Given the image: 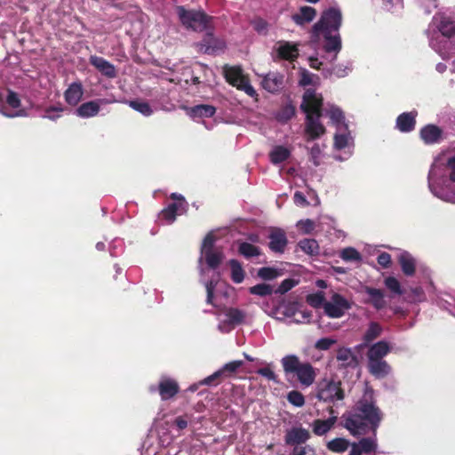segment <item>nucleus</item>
Segmentation results:
<instances>
[{
  "mask_svg": "<svg viewBox=\"0 0 455 455\" xmlns=\"http://www.w3.org/2000/svg\"><path fill=\"white\" fill-rule=\"evenodd\" d=\"M323 111L325 116L330 118L331 124L335 126L336 129L339 128V126L347 125L343 111L338 106L328 104Z\"/></svg>",
  "mask_w": 455,
  "mask_h": 455,
  "instance_id": "b1692460",
  "label": "nucleus"
},
{
  "mask_svg": "<svg viewBox=\"0 0 455 455\" xmlns=\"http://www.w3.org/2000/svg\"><path fill=\"white\" fill-rule=\"evenodd\" d=\"M83 96V87L79 83L71 84L65 92V100L68 104L76 106Z\"/></svg>",
  "mask_w": 455,
  "mask_h": 455,
  "instance_id": "72a5a7b5",
  "label": "nucleus"
},
{
  "mask_svg": "<svg viewBox=\"0 0 455 455\" xmlns=\"http://www.w3.org/2000/svg\"><path fill=\"white\" fill-rule=\"evenodd\" d=\"M287 400L290 403L296 407H302L305 403L304 395L297 390L289 392L287 395Z\"/></svg>",
  "mask_w": 455,
  "mask_h": 455,
  "instance_id": "09e8293b",
  "label": "nucleus"
},
{
  "mask_svg": "<svg viewBox=\"0 0 455 455\" xmlns=\"http://www.w3.org/2000/svg\"><path fill=\"white\" fill-rule=\"evenodd\" d=\"M337 360L345 367H356L357 357L351 348L340 347L337 352Z\"/></svg>",
  "mask_w": 455,
  "mask_h": 455,
  "instance_id": "7c9ffc66",
  "label": "nucleus"
},
{
  "mask_svg": "<svg viewBox=\"0 0 455 455\" xmlns=\"http://www.w3.org/2000/svg\"><path fill=\"white\" fill-rule=\"evenodd\" d=\"M238 251L243 257L249 259L260 254V250L251 243L243 242L239 244Z\"/></svg>",
  "mask_w": 455,
  "mask_h": 455,
  "instance_id": "79ce46f5",
  "label": "nucleus"
},
{
  "mask_svg": "<svg viewBox=\"0 0 455 455\" xmlns=\"http://www.w3.org/2000/svg\"><path fill=\"white\" fill-rule=\"evenodd\" d=\"M187 113L193 119L212 117L216 113V108L212 105H196L187 108Z\"/></svg>",
  "mask_w": 455,
  "mask_h": 455,
  "instance_id": "2f4dec72",
  "label": "nucleus"
},
{
  "mask_svg": "<svg viewBox=\"0 0 455 455\" xmlns=\"http://www.w3.org/2000/svg\"><path fill=\"white\" fill-rule=\"evenodd\" d=\"M323 98L314 89L304 92L301 109L306 114L305 133L307 140L318 139L325 132V127L320 122Z\"/></svg>",
  "mask_w": 455,
  "mask_h": 455,
  "instance_id": "20e7f679",
  "label": "nucleus"
},
{
  "mask_svg": "<svg viewBox=\"0 0 455 455\" xmlns=\"http://www.w3.org/2000/svg\"><path fill=\"white\" fill-rule=\"evenodd\" d=\"M382 332L383 327L379 323L374 321L370 322L363 335V346L371 344L373 340L380 337Z\"/></svg>",
  "mask_w": 455,
  "mask_h": 455,
  "instance_id": "c85d7f7f",
  "label": "nucleus"
},
{
  "mask_svg": "<svg viewBox=\"0 0 455 455\" xmlns=\"http://www.w3.org/2000/svg\"><path fill=\"white\" fill-rule=\"evenodd\" d=\"M310 437L309 432L303 427H292L285 436L288 444H300L306 443Z\"/></svg>",
  "mask_w": 455,
  "mask_h": 455,
  "instance_id": "a878e982",
  "label": "nucleus"
},
{
  "mask_svg": "<svg viewBox=\"0 0 455 455\" xmlns=\"http://www.w3.org/2000/svg\"><path fill=\"white\" fill-rule=\"evenodd\" d=\"M414 302H420L425 299L423 289L421 287H415L411 289Z\"/></svg>",
  "mask_w": 455,
  "mask_h": 455,
  "instance_id": "e2e57ef3",
  "label": "nucleus"
},
{
  "mask_svg": "<svg viewBox=\"0 0 455 455\" xmlns=\"http://www.w3.org/2000/svg\"><path fill=\"white\" fill-rule=\"evenodd\" d=\"M310 156L315 165H319V160L322 156V149L319 144H314L310 148Z\"/></svg>",
  "mask_w": 455,
  "mask_h": 455,
  "instance_id": "13d9d810",
  "label": "nucleus"
},
{
  "mask_svg": "<svg viewBox=\"0 0 455 455\" xmlns=\"http://www.w3.org/2000/svg\"><path fill=\"white\" fill-rule=\"evenodd\" d=\"M90 63L107 77L113 78L116 76L115 66L102 57L91 56Z\"/></svg>",
  "mask_w": 455,
  "mask_h": 455,
  "instance_id": "4be33fe9",
  "label": "nucleus"
},
{
  "mask_svg": "<svg viewBox=\"0 0 455 455\" xmlns=\"http://www.w3.org/2000/svg\"><path fill=\"white\" fill-rule=\"evenodd\" d=\"M224 75L227 81L235 86L238 90L244 92L248 96L258 100V93L253 86L250 84L248 77L243 74V69L238 66H226L224 68Z\"/></svg>",
  "mask_w": 455,
  "mask_h": 455,
  "instance_id": "1a4fd4ad",
  "label": "nucleus"
},
{
  "mask_svg": "<svg viewBox=\"0 0 455 455\" xmlns=\"http://www.w3.org/2000/svg\"><path fill=\"white\" fill-rule=\"evenodd\" d=\"M317 398L326 403H333L344 398L340 382L323 380L318 385Z\"/></svg>",
  "mask_w": 455,
  "mask_h": 455,
  "instance_id": "ddd939ff",
  "label": "nucleus"
},
{
  "mask_svg": "<svg viewBox=\"0 0 455 455\" xmlns=\"http://www.w3.org/2000/svg\"><path fill=\"white\" fill-rule=\"evenodd\" d=\"M100 111V103L97 100H92L83 103L78 107L75 113L82 118H89L95 116Z\"/></svg>",
  "mask_w": 455,
  "mask_h": 455,
  "instance_id": "473e14b6",
  "label": "nucleus"
},
{
  "mask_svg": "<svg viewBox=\"0 0 455 455\" xmlns=\"http://www.w3.org/2000/svg\"><path fill=\"white\" fill-rule=\"evenodd\" d=\"M339 257L347 262H360L362 260L360 252L353 247H347L340 251Z\"/></svg>",
  "mask_w": 455,
  "mask_h": 455,
  "instance_id": "a19ab883",
  "label": "nucleus"
},
{
  "mask_svg": "<svg viewBox=\"0 0 455 455\" xmlns=\"http://www.w3.org/2000/svg\"><path fill=\"white\" fill-rule=\"evenodd\" d=\"M214 243L215 239L212 233L208 234L203 241L201 256L198 260L201 275L204 274V268L202 267L204 259H205L206 264L213 269L218 267L224 259V254L221 251L214 250Z\"/></svg>",
  "mask_w": 455,
  "mask_h": 455,
  "instance_id": "6e6552de",
  "label": "nucleus"
},
{
  "mask_svg": "<svg viewBox=\"0 0 455 455\" xmlns=\"http://www.w3.org/2000/svg\"><path fill=\"white\" fill-rule=\"evenodd\" d=\"M430 46L443 58L449 57L446 47L449 42L443 37H451L455 35V21L443 13L434 16L432 23L427 30Z\"/></svg>",
  "mask_w": 455,
  "mask_h": 455,
  "instance_id": "39448f33",
  "label": "nucleus"
},
{
  "mask_svg": "<svg viewBox=\"0 0 455 455\" xmlns=\"http://www.w3.org/2000/svg\"><path fill=\"white\" fill-rule=\"evenodd\" d=\"M272 291V286L267 283H259L250 288V293L261 297L270 295Z\"/></svg>",
  "mask_w": 455,
  "mask_h": 455,
  "instance_id": "de8ad7c7",
  "label": "nucleus"
},
{
  "mask_svg": "<svg viewBox=\"0 0 455 455\" xmlns=\"http://www.w3.org/2000/svg\"><path fill=\"white\" fill-rule=\"evenodd\" d=\"M294 286V282L291 279H285L278 287V292L284 293L290 291Z\"/></svg>",
  "mask_w": 455,
  "mask_h": 455,
  "instance_id": "69168bd1",
  "label": "nucleus"
},
{
  "mask_svg": "<svg viewBox=\"0 0 455 455\" xmlns=\"http://www.w3.org/2000/svg\"><path fill=\"white\" fill-rule=\"evenodd\" d=\"M6 102L12 108H18L20 107V100L18 94L11 90L8 91Z\"/></svg>",
  "mask_w": 455,
  "mask_h": 455,
  "instance_id": "6e6d98bb",
  "label": "nucleus"
},
{
  "mask_svg": "<svg viewBox=\"0 0 455 455\" xmlns=\"http://www.w3.org/2000/svg\"><path fill=\"white\" fill-rule=\"evenodd\" d=\"M127 103L132 109L140 113L144 116H149L153 114V109L150 105L143 100H126Z\"/></svg>",
  "mask_w": 455,
  "mask_h": 455,
  "instance_id": "4c0bfd02",
  "label": "nucleus"
},
{
  "mask_svg": "<svg viewBox=\"0 0 455 455\" xmlns=\"http://www.w3.org/2000/svg\"><path fill=\"white\" fill-rule=\"evenodd\" d=\"M427 185L434 196L455 204V148L442 152L434 159Z\"/></svg>",
  "mask_w": 455,
  "mask_h": 455,
  "instance_id": "f03ea898",
  "label": "nucleus"
},
{
  "mask_svg": "<svg viewBox=\"0 0 455 455\" xmlns=\"http://www.w3.org/2000/svg\"><path fill=\"white\" fill-rule=\"evenodd\" d=\"M351 308V303L339 293H333L323 305L324 314L331 318H340Z\"/></svg>",
  "mask_w": 455,
  "mask_h": 455,
  "instance_id": "f8f14e48",
  "label": "nucleus"
},
{
  "mask_svg": "<svg viewBox=\"0 0 455 455\" xmlns=\"http://www.w3.org/2000/svg\"><path fill=\"white\" fill-rule=\"evenodd\" d=\"M63 111H64V108H62L61 106L48 107L45 108L43 117L55 121L56 119L60 117L61 113Z\"/></svg>",
  "mask_w": 455,
  "mask_h": 455,
  "instance_id": "8fccbe9b",
  "label": "nucleus"
},
{
  "mask_svg": "<svg viewBox=\"0 0 455 455\" xmlns=\"http://www.w3.org/2000/svg\"><path fill=\"white\" fill-rule=\"evenodd\" d=\"M276 52L280 58L287 60H293L299 55V50L296 44L290 42H280Z\"/></svg>",
  "mask_w": 455,
  "mask_h": 455,
  "instance_id": "c756f323",
  "label": "nucleus"
},
{
  "mask_svg": "<svg viewBox=\"0 0 455 455\" xmlns=\"http://www.w3.org/2000/svg\"><path fill=\"white\" fill-rule=\"evenodd\" d=\"M417 111L404 112L396 119V128L402 132H410L415 128Z\"/></svg>",
  "mask_w": 455,
  "mask_h": 455,
  "instance_id": "5701e85b",
  "label": "nucleus"
},
{
  "mask_svg": "<svg viewBox=\"0 0 455 455\" xmlns=\"http://www.w3.org/2000/svg\"><path fill=\"white\" fill-rule=\"evenodd\" d=\"M257 372L260 376L265 377L266 379H267L269 380H275V373L269 367L260 368V369H259L257 371Z\"/></svg>",
  "mask_w": 455,
  "mask_h": 455,
  "instance_id": "052dcab7",
  "label": "nucleus"
},
{
  "mask_svg": "<svg viewBox=\"0 0 455 455\" xmlns=\"http://www.w3.org/2000/svg\"><path fill=\"white\" fill-rule=\"evenodd\" d=\"M377 260L380 266L387 267L391 263V256L387 252H382L378 256Z\"/></svg>",
  "mask_w": 455,
  "mask_h": 455,
  "instance_id": "680f3d73",
  "label": "nucleus"
},
{
  "mask_svg": "<svg viewBox=\"0 0 455 455\" xmlns=\"http://www.w3.org/2000/svg\"><path fill=\"white\" fill-rule=\"evenodd\" d=\"M268 237L270 250L274 252L283 253L288 242L284 231L281 228H274Z\"/></svg>",
  "mask_w": 455,
  "mask_h": 455,
  "instance_id": "a211bd4d",
  "label": "nucleus"
},
{
  "mask_svg": "<svg viewBox=\"0 0 455 455\" xmlns=\"http://www.w3.org/2000/svg\"><path fill=\"white\" fill-rule=\"evenodd\" d=\"M307 302L310 306H312V307H314L315 308H319V307H323V305L326 302V300H325V297H324L323 292V291H318V292L307 295Z\"/></svg>",
  "mask_w": 455,
  "mask_h": 455,
  "instance_id": "a18cd8bd",
  "label": "nucleus"
},
{
  "mask_svg": "<svg viewBox=\"0 0 455 455\" xmlns=\"http://www.w3.org/2000/svg\"><path fill=\"white\" fill-rule=\"evenodd\" d=\"M261 85L270 93L278 92L284 85V76L278 72H270L263 76Z\"/></svg>",
  "mask_w": 455,
  "mask_h": 455,
  "instance_id": "2eb2a0df",
  "label": "nucleus"
},
{
  "mask_svg": "<svg viewBox=\"0 0 455 455\" xmlns=\"http://www.w3.org/2000/svg\"><path fill=\"white\" fill-rule=\"evenodd\" d=\"M223 40L214 37L212 34H207L200 44L201 51L207 54H216L225 48Z\"/></svg>",
  "mask_w": 455,
  "mask_h": 455,
  "instance_id": "6ab92c4d",
  "label": "nucleus"
},
{
  "mask_svg": "<svg viewBox=\"0 0 455 455\" xmlns=\"http://www.w3.org/2000/svg\"><path fill=\"white\" fill-rule=\"evenodd\" d=\"M177 15L182 23L188 28L195 31L207 30L212 20L203 12L188 11L183 6L177 7Z\"/></svg>",
  "mask_w": 455,
  "mask_h": 455,
  "instance_id": "0eeeda50",
  "label": "nucleus"
},
{
  "mask_svg": "<svg viewBox=\"0 0 455 455\" xmlns=\"http://www.w3.org/2000/svg\"><path fill=\"white\" fill-rule=\"evenodd\" d=\"M335 343H336V340L333 339L323 338L316 341L315 347L320 350H327Z\"/></svg>",
  "mask_w": 455,
  "mask_h": 455,
  "instance_id": "4d7b16f0",
  "label": "nucleus"
},
{
  "mask_svg": "<svg viewBox=\"0 0 455 455\" xmlns=\"http://www.w3.org/2000/svg\"><path fill=\"white\" fill-rule=\"evenodd\" d=\"M294 108L291 105H287L281 109V111L277 114L276 117L281 122H286L290 120L294 116Z\"/></svg>",
  "mask_w": 455,
  "mask_h": 455,
  "instance_id": "603ef678",
  "label": "nucleus"
},
{
  "mask_svg": "<svg viewBox=\"0 0 455 455\" xmlns=\"http://www.w3.org/2000/svg\"><path fill=\"white\" fill-rule=\"evenodd\" d=\"M350 70L351 67L349 65L346 66L344 68L339 66L334 68L333 72L337 76L342 77L347 76Z\"/></svg>",
  "mask_w": 455,
  "mask_h": 455,
  "instance_id": "774afa93",
  "label": "nucleus"
},
{
  "mask_svg": "<svg viewBox=\"0 0 455 455\" xmlns=\"http://www.w3.org/2000/svg\"><path fill=\"white\" fill-rule=\"evenodd\" d=\"M242 365V361L235 360L226 363L220 371H222V376H228L235 372Z\"/></svg>",
  "mask_w": 455,
  "mask_h": 455,
  "instance_id": "3c124183",
  "label": "nucleus"
},
{
  "mask_svg": "<svg viewBox=\"0 0 455 455\" xmlns=\"http://www.w3.org/2000/svg\"><path fill=\"white\" fill-rule=\"evenodd\" d=\"M222 376V371L218 370L212 375L208 376L204 379H203L200 384L201 385H212L216 379Z\"/></svg>",
  "mask_w": 455,
  "mask_h": 455,
  "instance_id": "0e129e2a",
  "label": "nucleus"
},
{
  "mask_svg": "<svg viewBox=\"0 0 455 455\" xmlns=\"http://www.w3.org/2000/svg\"><path fill=\"white\" fill-rule=\"evenodd\" d=\"M342 15L339 8L331 7L325 10L320 20L312 28V36L318 37L320 34L323 36L324 51L331 54L333 53L331 60H335L338 53L341 50V38L339 33L341 26Z\"/></svg>",
  "mask_w": 455,
  "mask_h": 455,
  "instance_id": "7ed1b4c3",
  "label": "nucleus"
},
{
  "mask_svg": "<svg viewBox=\"0 0 455 455\" xmlns=\"http://www.w3.org/2000/svg\"><path fill=\"white\" fill-rule=\"evenodd\" d=\"M280 275L277 268L264 267L258 270V276L263 280H273Z\"/></svg>",
  "mask_w": 455,
  "mask_h": 455,
  "instance_id": "49530a36",
  "label": "nucleus"
},
{
  "mask_svg": "<svg viewBox=\"0 0 455 455\" xmlns=\"http://www.w3.org/2000/svg\"><path fill=\"white\" fill-rule=\"evenodd\" d=\"M364 291L368 295L366 302L371 304L375 309L380 310L387 306L385 294L381 290L366 286Z\"/></svg>",
  "mask_w": 455,
  "mask_h": 455,
  "instance_id": "412c9836",
  "label": "nucleus"
},
{
  "mask_svg": "<svg viewBox=\"0 0 455 455\" xmlns=\"http://www.w3.org/2000/svg\"><path fill=\"white\" fill-rule=\"evenodd\" d=\"M225 319L220 321L218 328L221 332H229L235 326L243 323L246 313L241 309L229 307L224 311Z\"/></svg>",
  "mask_w": 455,
  "mask_h": 455,
  "instance_id": "4468645a",
  "label": "nucleus"
},
{
  "mask_svg": "<svg viewBox=\"0 0 455 455\" xmlns=\"http://www.w3.org/2000/svg\"><path fill=\"white\" fill-rule=\"evenodd\" d=\"M354 139L348 129V125L339 126L334 134V148L337 150H344V156L336 155L334 157L339 161L347 160L352 155Z\"/></svg>",
  "mask_w": 455,
  "mask_h": 455,
  "instance_id": "9d476101",
  "label": "nucleus"
},
{
  "mask_svg": "<svg viewBox=\"0 0 455 455\" xmlns=\"http://www.w3.org/2000/svg\"><path fill=\"white\" fill-rule=\"evenodd\" d=\"M287 379L296 378L302 387H310L315 379V371L309 363H303L295 355H287L281 360Z\"/></svg>",
  "mask_w": 455,
  "mask_h": 455,
  "instance_id": "423d86ee",
  "label": "nucleus"
},
{
  "mask_svg": "<svg viewBox=\"0 0 455 455\" xmlns=\"http://www.w3.org/2000/svg\"><path fill=\"white\" fill-rule=\"evenodd\" d=\"M229 266L231 268V278L234 283H240L244 279V271L236 259H231L229 261Z\"/></svg>",
  "mask_w": 455,
  "mask_h": 455,
  "instance_id": "58836bf2",
  "label": "nucleus"
},
{
  "mask_svg": "<svg viewBox=\"0 0 455 455\" xmlns=\"http://www.w3.org/2000/svg\"><path fill=\"white\" fill-rule=\"evenodd\" d=\"M316 16V11L311 6H302L297 13L291 16V20L299 26L311 22Z\"/></svg>",
  "mask_w": 455,
  "mask_h": 455,
  "instance_id": "bb28decb",
  "label": "nucleus"
},
{
  "mask_svg": "<svg viewBox=\"0 0 455 455\" xmlns=\"http://www.w3.org/2000/svg\"><path fill=\"white\" fill-rule=\"evenodd\" d=\"M385 286L395 295H402L403 291L400 282L393 276H388L384 280Z\"/></svg>",
  "mask_w": 455,
  "mask_h": 455,
  "instance_id": "c03bdc74",
  "label": "nucleus"
},
{
  "mask_svg": "<svg viewBox=\"0 0 455 455\" xmlns=\"http://www.w3.org/2000/svg\"><path fill=\"white\" fill-rule=\"evenodd\" d=\"M291 156V151L283 146H275L269 153V158L272 164H279L287 160Z\"/></svg>",
  "mask_w": 455,
  "mask_h": 455,
  "instance_id": "f704fd0d",
  "label": "nucleus"
},
{
  "mask_svg": "<svg viewBox=\"0 0 455 455\" xmlns=\"http://www.w3.org/2000/svg\"><path fill=\"white\" fill-rule=\"evenodd\" d=\"M443 131L436 125L427 124L420 130V138L426 144L438 143L442 139Z\"/></svg>",
  "mask_w": 455,
  "mask_h": 455,
  "instance_id": "393cba45",
  "label": "nucleus"
},
{
  "mask_svg": "<svg viewBox=\"0 0 455 455\" xmlns=\"http://www.w3.org/2000/svg\"><path fill=\"white\" fill-rule=\"evenodd\" d=\"M331 416L326 419H315L310 427H312V431L315 435L322 436L326 435L329 431H331L335 426L338 417L334 415L333 409L330 410Z\"/></svg>",
  "mask_w": 455,
  "mask_h": 455,
  "instance_id": "dca6fc26",
  "label": "nucleus"
},
{
  "mask_svg": "<svg viewBox=\"0 0 455 455\" xmlns=\"http://www.w3.org/2000/svg\"><path fill=\"white\" fill-rule=\"evenodd\" d=\"M319 77L310 73L306 68H300L299 84L301 86L315 85L317 84Z\"/></svg>",
  "mask_w": 455,
  "mask_h": 455,
  "instance_id": "37998d69",
  "label": "nucleus"
},
{
  "mask_svg": "<svg viewBox=\"0 0 455 455\" xmlns=\"http://www.w3.org/2000/svg\"><path fill=\"white\" fill-rule=\"evenodd\" d=\"M344 427L354 436L368 433L369 425L372 428V436L363 437L352 443L349 455H376L378 441L376 429L381 420L379 410L374 405L371 394H365L357 402L353 411L342 416Z\"/></svg>",
  "mask_w": 455,
  "mask_h": 455,
  "instance_id": "f257e3e1",
  "label": "nucleus"
},
{
  "mask_svg": "<svg viewBox=\"0 0 455 455\" xmlns=\"http://www.w3.org/2000/svg\"><path fill=\"white\" fill-rule=\"evenodd\" d=\"M294 203L297 204V205H307V199L306 197L304 196V195L299 192V191H297L295 192L294 194Z\"/></svg>",
  "mask_w": 455,
  "mask_h": 455,
  "instance_id": "338daca9",
  "label": "nucleus"
},
{
  "mask_svg": "<svg viewBox=\"0 0 455 455\" xmlns=\"http://www.w3.org/2000/svg\"><path fill=\"white\" fill-rule=\"evenodd\" d=\"M369 371L376 378H384L390 372V366L384 359L368 360Z\"/></svg>",
  "mask_w": 455,
  "mask_h": 455,
  "instance_id": "cd10ccee",
  "label": "nucleus"
},
{
  "mask_svg": "<svg viewBox=\"0 0 455 455\" xmlns=\"http://www.w3.org/2000/svg\"><path fill=\"white\" fill-rule=\"evenodd\" d=\"M391 351L389 343L386 340H379L371 345L367 351L368 360H380L384 359L386 355Z\"/></svg>",
  "mask_w": 455,
  "mask_h": 455,
  "instance_id": "aec40b11",
  "label": "nucleus"
},
{
  "mask_svg": "<svg viewBox=\"0 0 455 455\" xmlns=\"http://www.w3.org/2000/svg\"><path fill=\"white\" fill-rule=\"evenodd\" d=\"M157 390L162 400H168L173 397L180 390L178 382L168 377L160 379Z\"/></svg>",
  "mask_w": 455,
  "mask_h": 455,
  "instance_id": "f3484780",
  "label": "nucleus"
},
{
  "mask_svg": "<svg viewBox=\"0 0 455 455\" xmlns=\"http://www.w3.org/2000/svg\"><path fill=\"white\" fill-rule=\"evenodd\" d=\"M204 284H205V288H206V291H207L206 301L208 304H213V302H212L213 291L215 289L216 283L213 281H209V282H206Z\"/></svg>",
  "mask_w": 455,
  "mask_h": 455,
  "instance_id": "bf43d9fd",
  "label": "nucleus"
},
{
  "mask_svg": "<svg viewBox=\"0 0 455 455\" xmlns=\"http://www.w3.org/2000/svg\"><path fill=\"white\" fill-rule=\"evenodd\" d=\"M299 248L309 255H316L319 253V245L316 240L306 238L299 243Z\"/></svg>",
  "mask_w": 455,
  "mask_h": 455,
  "instance_id": "ea45409f",
  "label": "nucleus"
},
{
  "mask_svg": "<svg viewBox=\"0 0 455 455\" xmlns=\"http://www.w3.org/2000/svg\"><path fill=\"white\" fill-rule=\"evenodd\" d=\"M171 198L174 202L169 204L159 214V219L165 224H172L174 222L176 216L185 213L188 208V204L182 195L172 193L171 195Z\"/></svg>",
  "mask_w": 455,
  "mask_h": 455,
  "instance_id": "9b49d317",
  "label": "nucleus"
},
{
  "mask_svg": "<svg viewBox=\"0 0 455 455\" xmlns=\"http://www.w3.org/2000/svg\"><path fill=\"white\" fill-rule=\"evenodd\" d=\"M351 444L348 440L345 438H334L327 443V448L329 451L336 453H343L345 452L348 447H351Z\"/></svg>",
  "mask_w": 455,
  "mask_h": 455,
  "instance_id": "e433bc0d",
  "label": "nucleus"
},
{
  "mask_svg": "<svg viewBox=\"0 0 455 455\" xmlns=\"http://www.w3.org/2000/svg\"><path fill=\"white\" fill-rule=\"evenodd\" d=\"M297 227L305 234H309L315 229V222L311 220H302L298 221Z\"/></svg>",
  "mask_w": 455,
  "mask_h": 455,
  "instance_id": "5fc2aeb1",
  "label": "nucleus"
},
{
  "mask_svg": "<svg viewBox=\"0 0 455 455\" xmlns=\"http://www.w3.org/2000/svg\"><path fill=\"white\" fill-rule=\"evenodd\" d=\"M399 263L404 275L411 276L414 274L415 259L410 253L402 252L399 256Z\"/></svg>",
  "mask_w": 455,
  "mask_h": 455,
  "instance_id": "c9c22d12",
  "label": "nucleus"
},
{
  "mask_svg": "<svg viewBox=\"0 0 455 455\" xmlns=\"http://www.w3.org/2000/svg\"><path fill=\"white\" fill-rule=\"evenodd\" d=\"M0 113L7 117L23 116L26 115L25 110L20 109L15 111H6L4 106L3 95L0 93Z\"/></svg>",
  "mask_w": 455,
  "mask_h": 455,
  "instance_id": "864d4df0",
  "label": "nucleus"
}]
</instances>
